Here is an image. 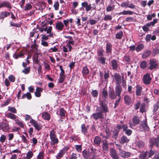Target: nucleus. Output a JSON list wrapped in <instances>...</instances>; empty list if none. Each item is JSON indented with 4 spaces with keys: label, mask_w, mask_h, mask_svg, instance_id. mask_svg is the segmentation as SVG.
Masks as SVG:
<instances>
[{
    "label": "nucleus",
    "mask_w": 159,
    "mask_h": 159,
    "mask_svg": "<svg viewBox=\"0 0 159 159\" xmlns=\"http://www.w3.org/2000/svg\"><path fill=\"white\" fill-rule=\"evenodd\" d=\"M83 156L85 158L88 159L90 157V154L89 152L84 151L83 152Z\"/></svg>",
    "instance_id": "43"
},
{
    "label": "nucleus",
    "mask_w": 159,
    "mask_h": 159,
    "mask_svg": "<svg viewBox=\"0 0 159 159\" xmlns=\"http://www.w3.org/2000/svg\"><path fill=\"white\" fill-rule=\"evenodd\" d=\"M65 111L64 109L61 108L60 110V115L61 117H63L65 116Z\"/></svg>",
    "instance_id": "64"
},
{
    "label": "nucleus",
    "mask_w": 159,
    "mask_h": 159,
    "mask_svg": "<svg viewBox=\"0 0 159 159\" xmlns=\"http://www.w3.org/2000/svg\"><path fill=\"white\" fill-rule=\"evenodd\" d=\"M69 149L68 147H65L60 150L59 153L57 154L56 158L57 159H60L62 157L64 154Z\"/></svg>",
    "instance_id": "4"
},
{
    "label": "nucleus",
    "mask_w": 159,
    "mask_h": 159,
    "mask_svg": "<svg viewBox=\"0 0 159 159\" xmlns=\"http://www.w3.org/2000/svg\"><path fill=\"white\" fill-rule=\"evenodd\" d=\"M10 15V13L9 12L6 11L2 12L0 14V19H3Z\"/></svg>",
    "instance_id": "34"
},
{
    "label": "nucleus",
    "mask_w": 159,
    "mask_h": 159,
    "mask_svg": "<svg viewBox=\"0 0 159 159\" xmlns=\"http://www.w3.org/2000/svg\"><path fill=\"white\" fill-rule=\"evenodd\" d=\"M46 24H45L43 25H42L40 27L38 28V29H39V31L41 32H43V31H46Z\"/></svg>",
    "instance_id": "57"
},
{
    "label": "nucleus",
    "mask_w": 159,
    "mask_h": 159,
    "mask_svg": "<svg viewBox=\"0 0 159 159\" xmlns=\"http://www.w3.org/2000/svg\"><path fill=\"white\" fill-rule=\"evenodd\" d=\"M150 66L149 69L151 70L157 67L156 62L153 61H151L150 62Z\"/></svg>",
    "instance_id": "33"
},
{
    "label": "nucleus",
    "mask_w": 159,
    "mask_h": 159,
    "mask_svg": "<svg viewBox=\"0 0 159 159\" xmlns=\"http://www.w3.org/2000/svg\"><path fill=\"white\" fill-rule=\"evenodd\" d=\"M4 6L5 7L11 9L12 8L10 2H3Z\"/></svg>",
    "instance_id": "54"
},
{
    "label": "nucleus",
    "mask_w": 159,
    "mask_h": 159,
    "mask_svg": "<svg viewBox=\"0 0 159 159\" xmlns=\"http://www.w3.org/2000/svg\"><path fill=\"white\" fill-rule=\"evenodd\" d=\"M101 141V139L99 137L96 136L95 137L94 139V143L95 144L98 146L99 145Z\"/></svg>",
    "instance_id": "29"
},
{
    "label": "nucleus",
    "mask_w": 159,
    "mask_h": 159,
    "mask_svg": "<svg viewBox=\"0 0 159 159\" xmlns=\"http://www.w3.org/2000/svg\"><path fill=\"white\" fill-rule=\"evenodd\" d=\"M144 48V45L142 44H139L137 47L136 50L137 52H139L142 50Z\"/></svg>",
    "instance_id": "52"
},
{
    "label": "nucleus",
    "mask_w": 159,
    "mask_h": 159,
    "mask_svg": "<svg viewBox=\"0 0 159 159\" xmlns=\"http://www.w3.org/2000/svg\"><path fill=\"white\" fill-rule=\"evenodd\" d=\"M32 8V6L30 4H27L25 7V11H28L31 9Z\"/></svg>",
    "instance_id": "63"
},
{
    "label": "nucleus",
    "mask_w": 159,
    "mask_h": 159,
    "mask_svg": "<svg viewBox=\"0 0 159 159\" xmlns=\"http://www.w3.org/2000/svg\"><path fill=\"white\" fill-rule=\"evenodd\" d=\"M43 154L44 152L43 151L40 152L37 157V159H43Z\"/></svg>",
    "instance_id": "51"
},
{
    "label": "nucleus",
    "mask_w": 159,
    "mask_h": 159,
    "mask_svg": "<svg viewBox=\"0 0 159 159\" xmlns=\"http://www.w3.org/2000/svg\"><path fill=\"white\" fill-rule=\"evenodd\" d=\"M6 116L8 118L15 120L16 119V118L17 117V116L15 115L11 112H9L7 113L6 115Z\"/></svg>",
    "instance_id": "36"
},
{
    "label": "nucleus",
    "mask_w": 159,
    "mask_h": 159,
    "mask_svg": "<svg viewBox=\"0 0 159 159\" xmlns=\"http://www.w3.org/2000/svg\"><path fill=\"white\" fill-rule=\"evenodd\" d=\"M159 107V102L158 101H157L155 104L154 106L153 111L155 112L158 109Z\"/></svg>",
    "instance_id": "55"
},
{
    "label": "nucleus",
    "mask_w": 159,
    "mask_h": 159,
    "mask_svg": "<svg viewBox=\"0 0 159 159\" xmlns=\"http://www.w3.org/2000/svg\"><path fill=\"white\" fill-rule=\"evenodd\" d=\"M15 121L18 126L22 128H24L25 124L22 121L18 119L15 120Z\"/></svg>",
    "instance_id": "42"
},
{
    "label": "nucleus",
    "mask_w": 159,
    "mask_h": 159,
    "mask_svg": "<svg viewBox=\"0 0 159 159\" xmlns=\"http://www.w3.org/2000/svg\"><path fill=\"white\" fill-rule=\"evenodd\" d=\"M72 49V46L70 44H67L66 46H63L62 47V51L64 52H67L68 51H71Z\"/></svg>",
    "instance_id": "24"
},
{
    "label": "nucleus",
    "mask_w": 159,
    "mask_h": 159,
    "mask_svg": "<svg viewBox=\"0 0 159 159\" xmlns=\"http://www.w3.org/2000/svg\"><path fill=\"white\" fill-rule=\"evenodd\" d=\"M110 153L112 159H119L118 154L114 148H111Z\"/></svg>",
    "instance_id": "12"
},
{
    "label": "nucleus",
    "mask_w": 159,
    "mask_h": 159,
    "mask_svg": "<svg viewBox=\"0 0 159 159\" xmlns=\"http://www.w3.org/2000/svg\"><path fill=\"white\" fill-rule=\"evenodd\" d=\"M115 5L112 4L110 3L109 5H108L106 8V11L107 12H111L113 11L115 8Z\"/></svg>",
    "instance_id": "32"
},
{
    "label": "nucleus",
    "mask_w": 159,
    "mask_h": 159,
    "mask_svg": "<svg viewBox=\"0 0 159 159\" xmlns=\"http://www.w3.org/2000/svg\"><path fill=\"white\" fill-rule=\"evenodd\" d=\"M21 98L22 99H24L25 98H27L28 99L30 100L31 99L32 96L30 93L27 92L26 93H25L23 95Z\"/></svg>",
    "instance_id": "37"
},
{
    "label": "nucleus",
    "mask_w": 159,
    "mask_h": 159,
    "mask_svg": "<svg viewBox=\"0 0 159 159\" xmlns=\"http://www.w3.org/2000/svg\"><path fill=\"white\" fill-rule=\"evenodd\" d=\"M109 96L110 98L114 99L116 98V96L115 94L113 88H110L108 91Z\"/></svg>",
    "instance_id": "14"
},
{
    "label": "nucleus",
    "mask_w": 159,
    "mask_h": 159,
    "mask_svg": "<svg viewBox=\"0 0 159 159\" xmlns=\"http://www.w3.org/2000/svg\"><path fill=\"white\" fill-rule=\"evenodd\" d=\"M136 95L137 96H140L141 95V92L143 88L140 85H137L136 86Z\"/></svg>",
    "instance_id": "23"
},
{
    "label": "nucleus",
    "mask_w": 159,
    "mask_h": 159,
    "mask_svg": "<svg viewBox=\"0 0 159 159\" xmlns=\"http://www.w3.org/2000/svg\"><path fill=\"white\" fill-rule=\"evenodd\" d=\"M102 97L104 99H106L108 96V93L107 90L105 89H103V91L102 93Z\"/></svg>",
    "instance_id": "44"
},
{
    "label": "nucleus",
    "mask_w": 159,
    "mask_h": 159,
    "mask_svg": "<svg viewBox=\"0 0 159 159\" xmlns=\"http://www.w3.org/2000/svg\"><path fill=\"white\" fill-rule=\"evenodd\" d=\"M150 143L151 148L154 145L158 147L159 146V137L156 138H151L150 140Z\"/></svg>",
    "instance_id": "5"
},
{
    "label": "nucleus",
    "mask_w": 159,
    "mask_h": 159,
    "mask_svg": "<svg viewBox=\"0 0 159 159\" xmlns=\"http://www.w3.org/2000/svg\"><path fill=\"white\" fill-rule=\"evenodd\" d=\"M134 12L131 11H123L119 13V15L122 14L123 15H132L134 14Z\"/></svg>",
    "instance_id": "35"
},
{
    "label": "nucleus",
    "mask_w": 159,
    "mask_h": 159,
    "mask_svg": "<svg viewBox=\"0 0 159 159\" xmlns=\"http://www.w3.org/2000/svg\"><path fill=\"white\" fill-rule=\"evenodd\" d=\"M129 141V140L125 136H123L121 138L119 141V142L120 143L123 144L125 143L128 142Z\"/></svg>",
    "instance_id": "30"
},
{
    "label": "nucleus",
    "mask_w": 159,
    "mask_h": 159,
    "mask_svg": "<svg viewBox=\"0 0 159 159\" xmlns=\"http://www.w3.org/2000/svg\"><path fill=\"white\" fill-rule=\"evenodd\" d=\"M133 124L132 123L131 120L129 122V125L130 128H132L134 126L139 124L140 121V120L139 118L137 116H134L132 119Z\"/></svg>",
    "instance_id": "3"
},
{
    "label": "nucleus",
    "mask_w": 159,
    "mask_h": 159,
    "mask_svg": "<svg viewBox=\"0 0 159 159\" xmlns=\"http://www.w3.org/2000/svg\"><path fill=\"white\" fill-rule=\"evenodd\" d=\"M124 60L127 63L130 62V59L128 56H125L124 57Z\"/></svg>",
    "instance_id": "59"
},
{
    "label": "nucleus",
    "mask_w": 159,
    "mask_h": 159,
    "mask_svg": "<svg viewBox=\"0 0 159 159\" xmlns=\"http://www.w3.org/2000/svg\"><path fill=\"white\" fill-rule=\"evenodd\" d=\"M43 89L39 87H37L34 92V95L37 97H39L41 96V93Z\"/></svg>",
    "instance_id": "26"
},
{
    "label": "nucleus",
    "mask_w": 159,
    "mask_h": 159,
    "mask_svg": "<svg viewBox=\"0 0 159 159\" xmlns=\"http://www.w3.org/2000/svg\"><path fill=\"white\" fill-rule=\"evenodd\" d=\"M8 111L14 113H16V110L14 107H8Z\"/></svg>",
    "instance_id": "48"
},
{
    "label": "nucleus",
    "mask_w": 159,
    "mask_h": 159,
    "mask_svg": "<svg viewBox=\"0 0 159 159\" xmlns=\"http://www.w3.org/2000/svg\"><path fill=\"white\" fill-rule=\"evenodd\" d=\"M109 70H106L104 71V78L105 80L109 77Z\"/></svg>",
    "instance_id": "50"
},
{
    "label": "nucleus",
    "mask_w": 159,
    "mask_h": 159,
    "mask_svg": "<svg viewBox=\"0 0 159 159\" xmlns=\"http://www.w3.org/2000/svg\"><path fill=\"white\" fill-rule=\"evenodd\" d=\"M147 152H145L141 153L139 156L140 159H148L147 156Z\"/></svg>",
    "instance_id": "38"
},
{
    "label": "nucleus",
    "mask_w": 159,
    "mask_h": 159,
    "mask_svg": "<svg viewBox=\"0 0 159 159\" xmlns=\"http://www.w3.org/2000/svg\"><path fill=\"white\" fill-rule=\"evenodd\" d=\"M147 120L146 118L143 120L140 125V128L144 131H148L149 130V128L147 125Z\"/></svg>",
    "instance_id": "6"
},
{
    "label": "nucleus",
    "mask_w": 159,
    "mask_h": 159,
    "mask_svg": "<svg viewBox=\"0 0 159 159\" xmlns=\"http://www.w3.org/2000/svg\"><path fill=\"white\" fill-rule=\"evenodd\" d=\"M150 54L149 51H145L142 55V57L143 58H145L148 57Z\"/></svg>",
    "instance_id": "58"
},
{
    "label": "nucleus",
    "mask_w": 159,
    "mask_h": 159,
    "mask_svg": "<svg viewBox=\"0 0 159 159\" xmlns=\"http://www.w3.org/2000/svg\"><path fill=\"white\" fill-rule=\"evenodd\" d=\"M111 66L112 69L116 70L118 68V65L117 61L116 60H113L111 61Z\"/></svg>",
    "instance_id": "31"
},
{
    "label": "nucleus",
    "mask_w": 159,
    "mask_h": 159,
    "mask_svg": "<svg viewBox=\"0 0 159 159\" xmlns=\"http://www.w3.org/2000/svg\"><path fill=\"white\" fill-rule=\"evenodd\" d=\"M157 22V20L156 19H154L153 21L149 23H148L145 25L143 26V30L145 32H147L149 30V27L151 25L154 26L156 23Z\"/></svg>",
    "instance_id": "2"
},
{
    "label": "nucleus",
    "mask_w": 159,
    "mask_h": 159,
    "mask_svg": "<svg viewBox=\"0 0 159 159\" xmlns=\"http://www.w3.org/2000/svg\"><path fill=\"white\" fill-rule=\"evenodd\" d=\"M123 36V33L122 31H120L117 33L116 34V39H121Z\"/></svg>",
    "instance_id": "46"
},
{
    "label": "nucleus",
    "mask_w": 159,
    "mask_h": 159,
    "mask_svg": "<svg viewBox=\"0 0 159 159\" xmlns=\"http://www.w3.org/2000/svg\"><path fill=\"white\" fill-rule=\"evenodd\" d=\"M91 117H93V118L96 120L99 119H102L104 118V116L102 112L93 113Z\"/></svg>",
    "instance_id": "8"
},
{
    "label": "nucleus",
    "mask_w": 159,
    "mask_h": 159,
    "mask_svg": "<svg viewBox=\"0 0 159 159\" xmlns=\"http://www.w3.org/2000/svg\"><path fill=\"white\" fill-rule=\"evenodd\" d=\"M81 132L85 134L87 132L88 129L84 124H83L81 126Z\"/></svg>",
    "instance_id": "40"
},
{
    "label": "nucleus",
    "mask_w": 159,
    "mask_h": 159,
    "mask_svg": "<svg viewBox=\"0 0 159 159\" xmlns=\"http://www.w3.org/2000/svg\"><path fill=\"white\" fill-rule=\"evenodd\" d=\"M112 17L111 15H106L105 16L103 19L105 21L111 20Z\"/></svg>",
    "instance_id": "39"
},
{
    "label": "nucleus",
    "mask_w": 159,
    "mask_h": 159,
    "mask_svg": "<svg viewBox=\"0 0 159 159\" xmlns=\"http://www.w3.org/2000/svg\"><path fill=\"white\" fill-rule=\"evenodd\" d=\"M102 151L105 153H107L108 151V144L106 140H103L102 144Z\"/></svg>",
    "instance_id": "11"
},
{
    "label": "nucleus",
    "mask_w": 159,
    "mask_h": 159,
    "mask_svg": "<svg viewBox=\"0 0 159 159\" xmlns=\"http://www.w3.org/2000/svg\"><path fill=\"white\" fill-rule=\"evenodd\" d=\"M6 139V136L4 135H2L0 137V142L2 144Z\"/></svg>",
    "instance_id": "60"
},
{
    "label": "nucleus",
    "mask_w": 159,
    "mask_h": 159,
    "mask_svg": "<svg viewBox=\"0 0 159 159\" xmlns=\"http://www.w3.org/2000/svg\"><path fill=\"white\" fill-rule=\"evenodd\" d=\"M49 136L51 141L50 144L54 145L57 144L59 142L55 130L53 129L49 133Z\"/></svg>",
    "instance_id": "1"
},
{
    "label": "nucleus",
    "mask_w": 159,
    "mask_h": 159,
    "mask_svg": "<svg viewBox=\"0 0 159 159\" xmlns=\"http://www.w3.org/2000/svg\"><path fill=\"white\" fill-rule=\"evenodd\" d=\"M119 154L123 157L126 158L129 157L131 153L128 152H125L121 149L119 151Z\"/></svg>",
    "instance_id": "13"
},
{
    "label": "nucleus",
    "mask_w": 159,
    "mask_h": 159,
    "mask_svg": "<svg viewBox=\"0 0 159 159\" xmlns=\"http://www.w3.org/2000/svg\"><path fill=\"white\" fill-rule=\"evenodd\" d=\"M122 91V88L120 85L116 86L115 88V94L116 96L120 97V96Z\"/></svg>",
    "instance_id": "20"
},
{
    "label": "nucleus",
    "mask_w": 159,
    "mask_h": 159,
    "mask_svg": "<svg viewBox=\"0 0 159 159\" xmlns=\"http://www.w3.org/2000/svg\"><path fill=\"white\" fill-rule=\"evenodd\" d=\"M104 51L102 48L97 50V54L99 56L101 57L103 56V52Z\"/></svg>",
    "instance_id": "62"
},
{
    "label": "nucleus",
    "mask_w": 159,
    "mask_h": 159,
    "mask_svg": "<svg viewBox=\"0 0 159 159\" xmlns=\"http://www.w3.org/2000/svg\"><path fill=\"white\" fill-rule=\"evenodd\" d=\"M97 60L99 62L102 64H105L106 58L104 57H99L98 58Z\"/></svg>",
    "instance_id": "45"
},
{
    "label": "nucleus",
    "mask_w": 159,
    "mask_h": 159,
    "mask_svg": "<svg viewBox=\"0 0 159 159\" xmlns=\"http://www.w3.org/2000/svg\"><path fill=\"white\" fill-rule=\"evenodd\" d=\"M58 48H57L56 46H54L53 47L51 48L49 51L50 52H56L58 51Z\"/></svg>",
    "instance_id": "61"
},
{
    "label": "nucleus",
    "mask_w": 159,
    "mask_h": 159,
    "mask_svg": "<svg viewBox=\"0 0 159 159\" xmlns=\"http://www.w3.org/2000/svg\"><path fill=\"white\" fill-rule=\"evenodd\" d=\"M82 6L84 7L85 8V10L87 11H89L91 10L93 7H91V4H88V3L87 2H82L81 3Z\"/></svg>",
    "instance_id": "16"
},
{
    "label": "nucleus",
    "mask_w": 159,
    "mask_h": 159,
    "mask_svg": "<svg viewBox=\"0 0 159 159\" xmlns=\"http://www.w3.org/2000/svg\"><path fill=\"white\" fill-rule=\"evenodd\" d=\"M147 62L146 61H144L140 63V67L141 69H144L147 67Z\"/></svg>",
    "instance_id": "41"
},
{
    "label": "nucleus",
    "mask_w": 159,
    "mask_h": 159,
    "mask_svg": "<svg viewBox=\"0 0 159 159\" xmlns=\"http://www.w3.org/2000/svg\"><path fill=\"white\" fill-rule=\"evenodd\" d=\"M125 103L127 105H129L132 103V99L128 95H126L124 97Z\"/></svg>",
    "instance_id": "21"
},
{
    "label": "nucleus",
    "mask_w": 159,
    "mask_h": 159,
    "mask_svg": "<svg viewBox=\"0 0 159 159\" xmlns=\"http://www.w3.org/2000/svg\"><path fill=\"white\" fill-rule=\"evenodd\" d=\"M82 72L84 75V74L87 75L89 73V70L87 66L84 67L83 68Z\"/></svg>",
    "instance_id": "53"
},
{
    "label": "nucleus",
    "mask_w": 159,
    "mask_h": 159,
    "mask_svg": "<svg viewBox=\"0 0 159 159\" xmlns=\"http://www.w3.org/2000/svg\"><path fill=\"white\" fill-rule=\"evenodd\" d=\"M64 27V24L61 21L57 22L55 25L56 29L59 31H61Z\"/></svg>",
    "instance_id": "18"
},
{
    "label": "nucleus",
    "mask_w": 159,
    "mask_h": 159,
    "mask_svg": "<svg viewBox=\"0 0 159 159\" xmlns=\"http://www.w3.org/2000/svg\"><path fill=\"white\" fill-rule=\"evenodd\" d=\"M125 20L128 22H134L135 21V20L133 18L131 17H127L125 18Z\"/></svg>",
    "instance_id": "56"
},
{
    "label": "nucleus",
    "mask_w": 159,
    "mask_h": 159,
    "mask_svg": "<svg viewBox=\"0 0 159 159\" xmlns=\"http://www.w3.org/2000/svg\"><path fill=\"white\" fill-rule=\"evenodd\" d=\"M82 6L84 7L85 8V10L87 11H89L91 10L93 7H91V4H88V3L87 2H82L81 3Z\"/></svg>",
    "instance_id": "15"
},
{
    "label": "nucleus",
    "mask_w": 159,
    "mask_h": 159,
    "mask_svg": "<svg viewBox=\"0 0 159 159\" xmlns=\"http://www.w3.org/2000/svg\"><path fill=\"white\" fill-rule=\"evenodd\" d=\"M30 67L29 66L25 68L24 69L22 70V72L23 73L25 74H27L30 73Z\"/></svg>",
    "instance_id": "49"
},
{
    "label": "nucleus",
    "mask_w": 159,
    "mask_h": 159,
    "mask_svg": "<svg viewBox=\"0 0 159 159\" xmlns=\"http://www.w3.org/2000/svg\"><path fill=\"white\" fill-rule=\"evenodd\" d=\"M114 77L116 81V84H120L121 83V78L120 75L116 73L114 74Z\"/></svg>",
    "instance_id": "25"
},
{
    "label": "nucleus",
    "mask_w": 159,
    "mask_h": 159,
    "mask_svg": "<svg viewBox=\"0 0 159 159\" xmlns=\"http://www.w3.org/2000/svg\"><path fill=\"white\" fill-rule=\"evenodd\" d=\"M112 47L111 44L109 43H107L106 46V53H111V52Z\"/></svg>",
    "instance_id": "27"
},
{
    "label": "nucleus",
    "mask_w": 159,
    "mask_h": 159,
    "mask_svg": "<svg viewBox=\"0 0 159 159\" xmlns=\"http://www.w3.org/2000/svg\"><path fill=\"white\" fill-rule=\"evenodd\" d=\"M121 6L123 7H129L132 9H135L136 6L132 3H129V2H123L121 4Z\"/></svg>",
    "instance_id": "9"
},
{
    "label": "nucleus",
    "mask_w": 159,
    "mask_h": 159,
    "mask_svg": "<svg viewBox=\"0 0 159 159\" xmlns=\"http://www.w3.org/2000/svg\"><path fill=\"white\" fill-rule=\"evenodd\" d=\"M33 155V152L30 150L26 154V156H24L22 159H31Z\"/></svg>",
    "instance_id": "19"
},
{
    "label": "nucleus",
    "mask_w": 159,
    "mask_h": 159,
    "mask_svg": "<svg viewBox=\"0 0 159 159\" xmlns=\"http://www.w3.org/2000/svg\"><path fill=\"white\" fill-rule=\"evenodd\" d=\"M152 79L150 77V75L148 73L146 74L143 76V82L145 84H150L151 81Z\"/></svg>",
    "instance_id": "7"
},
{
    "label": "nucleus",
    "mask_w": 159,
    "mask_h": 159,
    "mask_svg": "<svg viewBox=\"0 0 159 159\" xmlns=\"http://www.w3.org/2000/svg\"><path fill=\"white\" fill-rule=\"evenodd\" d=\"M42 117L44 120H48L50 119V116L47 112H43L42 113Z\"/></svg>",
    "instance_id": "28"
},
{
    "label": "nucleus",
    "mask_w": 159,
    "mask_h": 159,
    "mask_svg": "<svg viewBox=\"0 0 159 159\" xmlns=\"http://www.w3.org/2000/svg\"><path fill=\"white\" fill-rule=\"evenodd\" d=\"M101 106L103 109V112L105 113H106L108 111V107L106 104L103 101H102L100 102Z\"/></svg>",
    "instance_id": "22"
},
{
    "label": "nucleus",
    "mask_w": 159,
    "mask_h": 159,
    "mask_svg": "<svg viewBox=\"0 0 159 159\" xmlns=\"http://www.w3.org/2000/svg\"><path fill=\"white\" fill-rule=\"evenodd\" d=\"M30 122L32 125L34 127L35 129L39 131L42 129V125L38 123L35 120L33 119H31V120H30Z\"/></svg>",
    "instance_id": "10"
},
{
    "label": "nucleus",
    "mask_w": 159,
    "mask_h": 159,
    "mask_svg": "<svg viewBox=\"0 0 159 159\" xmlns=\"http://www.w3.org/2000/svg\"><path fill=\"white\" fill-rule=\"evenodd\" d=\"M82 6L84 7L85 8V10L87 11H89L91 10L93 7H91V4H88V3L87 2H82L81 3Z\"/></svg>",
    "instance_id": "17"
},
{
    "label": "nucleus",
    "mask_w": 159,
    "mask_h": 159,
    "mask_svg": "<svg viewBox=\"0 0 159 159\" xmlns=\"http://www.w3.org/2000/svg\"><path fill=\"white\" fill-rule=\"evenodd\" d=\"M24 55V53L20 52L18 54H15L14 55L13 57L15 59H17L19 58L22 57Z\"/></svg>",
    "instance_id": "47"
}]
</instances>
